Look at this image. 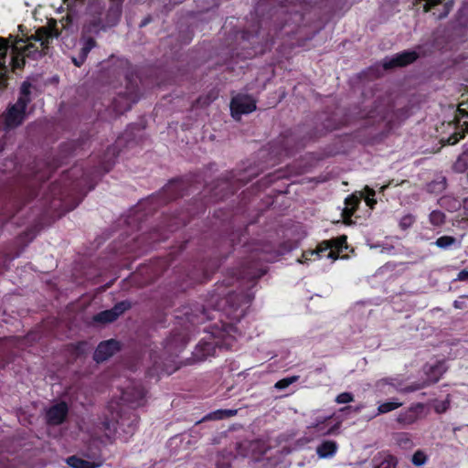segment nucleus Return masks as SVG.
Here are the masks:
<instances>
[{
	"mask_svg": "<svg viewBox=\"0 0 468 468\" xmlns=\"http://www.w3.org/2000/svg\"><path fill=\"white\" fill-rule=\"evenodd\" d=\"M274 256L264 250H255L251 251L240 266L237 275L238 277L228 278L215 284V289L209 293L207 300V308L211 307L212 311L221 317V313L231 321L239 322L246 314V310L253 301V295L249 291L236 292L229 290L234 286L239 280H248L256 282L267 272L264 262L272 261ZM212 336L210 341H200L197 346L194 356L197 360L203 361L208 356L216 355L217 348L228 347L234 340L233 334L237 332V327L232 323L223 322L219 318L218 323L210 324L208 328L203 329Z\"/></svg>",
	"mask_w": 468,
	"mask_h": 468,
	"instance_id": "1",
	"label": "nucleus"
},
{
	"mask_svg": "<svg viewBox=\"0 0 468 468\" xmlns=\"http://www.w3.org/2000/svg\"><path fill=\"white\" fill-rule=\"evenodd\" d=\"M128 135L127 130L115 144L109 145L91 170L74 165L63 172L43 195L44 209L67 213L77 207L87 193L94 189L97 180L113 167L121 152L120 144Z\"/></svg>",
	"mask_w": 468,
	"mask_h": 468,
	"instance_id": "2",
	"label": "nucleus"
},
{
	"mask_svg": "<svg viewBox=\"0 0 468 468\" xmlns=\"http://www.w3.org/2000/svg\"><path fill=\"white\" fill-rule=\"evenodd\" d=\"M257 174H251L250 169L236 173L230 171L223 177L217 180L212 187L209 198H195L186 208L172 215H165L161 224L150 233V245L165 241L168 239V233H172L186 226L191 218L204 214L208 202L223 200L233 196L241 186L252 180Z\"/></svg>",
	"mask_w": 468,
	"mask_h": 468,
	"instance_id": "3",
	"label": "nucleus"
},
{
	"mask_svg": "<svg viewBox=\"0 0 468 468\" xmlns=\"http://www.w3.org/2000/svg\"><path fill=\"white\" fill-rule=\"evenodd\" d=\"M342 125V121H336L334 116H328L324 121L323 130L321 131L308 133L303 135V127L288 129L271 143L272 153L277 156H290L295 151L303 148L308 142L321 137L328 132L338 130Z\"/></svg>",
	"mask_w": 468,
	"mask_h": 468,
	"instance_id": "4",
	"label": "nucleus"
},
{
	"mask_svg": "<svg viewBox=\"0 0 468 468\" xmlns=\"http://www.w3.org/2000/svg\"><path fill=\"white\" fill-rule=\"evenodd\" d=\"M110 72L118 75V78L123 77L125 80V91L120 92L113 99L112 104L114 111L118 113H123L132 109L141 97L140 78L136 69L126 58H117Z\"/></svg>",
	"mask_w": 468,
	"mask_h": 468,
	"instance_id": "5",
	"label": "nucleus"
},
{
	"mask_svg": "<svg viewBox=\"0 0 468 468\" xmlns=\"http://www.w3.org/2000/svg\"><path fill=\"white\" fill-rule=\"evenodd\" d=\"M184 315L186 322L189 324V325H186L183 330H173L171 335L165 341L164 353L169 357L177 356L186 347L189 341L190 334L195 331V328L192 330L190 326L195 327L216 317L214 314L211 315L210 310L203 304L196 306L195 309H191L190 312L186 311Z\"/></svg>",
	"mask_w": 468,
	"mask_h": 468,
	"instance_id": "6",
	"label": "nucleus"
},
{
	"mask_svg": "<svg viewBox=\"0 0 468 468\" xmlns=\"http://www.w3.org/2000/svg\"><path fill=\"white\" fill-rule=\"evenodd\" d=\"M83 144L82 140H71L62 143L59 145L56 155L48 154L43 159L36 160L34 178L37 181L46 182L51 175L67 160L74 155L77 150Z\"/></svg>",
	"mask_w": 468,
	"mask_h": 468,
	"instance_id": "7",
	"label": "nucleus"
},
{
	"mask_svg": "<svg viewBox=\"0 0 468 468\" xmlns=\"http://www.w3.org/2000/svg\"><path fill=\"white\" fill-rule=\"evenodd\" d=\"M190 180L188 178H175L168 182L159 192L151 195L146 200L140 203V207L145 210V214L154 213L158 207L166 205L190 193Z\"/></svg>",
	"mask_w": 468,
	"mask_h": 468,
	"instance_id": "8",
	"label": "nucleus"
},
{
	"mask_svg": "<svg viewBox=\"0 0 468 468\" xmlns=\"http://www.w3.org/2000/svg\"><path fill=\"white\" fill-rule=\"evenodd\" d=\"M32 84L29 81H24L19 90V95L16 103L9 105L6 109L4 121L8 129H15L20 126L27 117V108L31 102Z\"/></svg>",
	"mask_w": 468,
	"mask_h": 468,
	"instance_id": "9",
	"label": "nucleus"
},
{
	"mask_svg": "<svg viewBox=\"0 0 468 468\" xmlns=\"http://www.w3.org/2000/svg\"><path fill=\"white\" fill-rule=\"evenodd\" d=\"M50 50L37 47L34 43L26 44L23 38L15 37L12 41V57L10 64L12 71L22 70L26 64V58L37 60L48 55Z\"/></svg>",
	"mask_w": 468,
	"mask_h": 468,
	"instance_id": "10",
	"label": "nucleus"
},
{
	"mask_svg": "<svg viewBox=\"0 0 468 468\" xmlns=\"http://www.w3.org/2000/svg\"><path fill=\"white\" fill-rule=\"evenodd\" d=\"M139 423V417L132 412L128 419H125L123 416H120L117 420H110L109 419H105L102 421V429L106 433L107 437L114 436L118 429H122V431L127 434H133Z\"/></svg>",
	"mask_w": 468,
	"mask_h": 468,
	"instance_id": "11",
	"label": "nucleus"
},
{
	"mask_svg": "<svg viewBox=\"0 0 468 468\" xmlns=\"http://www.w3.org/2000/svg\"><path fill=\"white\" fill-rule=\"evenodd\" d=\"M230 112L235 120H239L241 115L249 114L256 110V101L247 94H237L231 98Z\"/></svg>",
	"mask_w": 468,
	"mask_h": 468,
	"instance_id": "12",
	"label": "nucleus"
},
{
	"mask_svg": "<svg viewBox=\"0 0 468 468\" xmlns=\"http://www.w3.org/2000/svg\"><path fill=\"white\" fill-rule=\"evenodd\" d=\"M466 118H468V101H463L459 104L456 110V131L447 138V144H456L461 139L464 138L466 133H468V122L463 121V123L461 124L462 120Z\"/></svg>",
	"mask_w": 468,
	"mask_h": 468,
	"instance_id": "13",
	"label": "nucleus"
},
{
	"mask_svg": "<svg viewBox=\"0 0 468 468\" xmlns=\"http://www.w3.org/2000/svg\"><path fill=\"white\" fill-rule=\"evenodd\" d=\"M9 38L0 37V89L6 87V80L9 67L12 69L10 59L12 57V42Z\"/></svg>",
	"mask_w": 468,
	"mask_h": 468,
	"instance_id": "14",
	"label": "nucleus"
},
{
	"mask_svg": "<svg viewBox=\"0 0 468 468\" xmlns=\"http://www.w3.org/2000/svg\"><path fill=\"white\" fill-rule=\"evenodd\" d=\"M60 35L59 30L57 27V22L55 19H51L48 22V27H41L37 29L36 33L31 36V39L39 42L40 47L44 49H51L50 43L54 38L58 37Z\"/></svg>",
	"mask_w": 468,
	"mask_h": 468,
	"instance_id": "15",
	"label": "nucleus"
},
{
	"mask_svg": "<svg viewBox=\"0 0 468 468\" xmlns=\"http://www.w3.org/2000/svg\"><path fill=\"white\" fill-rule=\"evenodd\" d=\"M418 58L419 53L415 50H404L392 57H386L383 59L382 66L386 70L403 68L414 63Z\"/></svg>",
	"mask_w": 468,
	"mask_h": 468,
	"instance_id": "16",
	"label": "nucleus"
},
{
	"mask_svg": "<svg viewBox=\"0 0 468 468\" xmlns=\"http://www.w3.org/2000/svg\"><path fill=\"white\" fill-rule=\"evenodd\" d=\"M345 249H347V237L346 235L323 240L319 243V250L324 251V253L328 251L326 257L334 261L339 258L340 252Z\"/></svg>",
	"mask_w": 468,
	"mask_h": 468,
	"instance_id": "17",
	"label": "nucleus"
},
{
	"mask_svg": "<svg viewBox=\"0 0 468 468\" xmlns=\"http://www.w3.org/2000/svg\"><path fill=\"white\" fill-rule=\"evenodd\" d=\"M424 406L422 403H415L410 407L401 410L396 418L397 423L400 428L409 427L416 423L423 414Z\"/></svg>",
	"mask_w": 468,
	"mask_h": 468,
	"instance_id": "18",
	"label": "nucleus"
},
{
	"mask_svg": "<svg viewBox=\"0 0 468 468\" xmlns=\"http://www.w3.org/2000/svg\"><path fill=\"white\" fill-rule=\"evenodd\" d=\"M218 261H213L208 263H198L197 266H194L193 270L189 271L187 277L191 283H202L206 282L210 279L211 274L218 268Z\"/></svg>",
	"mask_w": 468,
	"mask_h": 468,
	"instance_id": "19",
	"label": "nucleus"
},
{
	"mask_svg": "<svg viewBox=\"0 0 468 468\" xmlns=\"http://www.w3.org/2000/svg\"><path fill=\"white\" fill-rule=\"evenodd\" d=\"M67 402L60 401L49 407L45 414L46 421L49 426H58L65 422L69 415Z\"/></svg>",
	"mask_w": 468,
	"mask_h": 468,
	"instance_id": "20",
	"label": "nucleus"
},
{
	"mask_svg": "<svg viewBox=\"0 0 468 468\" xmlns=\"http://www.w3.org/2000/svg\"><path fill=\"white\" fill-rule=\"evenodd\" d=\"M121 347V343L116 339L102 341L96 347L93 354V359L97 363L104 362L114 354L119 352Z\"/></svg>",
	"mask_w": 468,
	"mask_h": 468,
	"instance_id": "21",
	"label": "nucleus"
},
{
	"mask_svg": "<svg viewBox=\"0 0 468 468\" xmlns=\"http://www.w3.org/2000/svg\"><path fill=\"white\" fill-rule=\"evenodd\" d=\"M145 389L141 386L128 387L122 394V399L129 407L136 409L145 404Z\"/></svg>",
	"mask_w": 468,
	"mask_h": 468,
	"instance_id": "22",
	"label": "nucleus"
},
{
	"mask_svg": "<svg viewBox=\"0 0 468 468\" xmlns=\"http://www.w3.org/2000/svg\"><path fill=\"white\" fill-rule=\"evenodd\" d=\"M106 29L102 13L100 12L97 15H91L90 18L86 20L82 27L80 37H94L95 35H98L101 31H104Z\"/></svg>",
	"mask_w": 468,
	"mask_h": 468,
	"instance_id": "23",
	"label": "nucleus"
},
{
	"mask_svg": "<svg viewBox=\"0 0 468 468\" xmlns=\"http://www.w3.org/2000/svg\"><path fill=\"white\" fill-rule=\"evenodd\" d=\"M80 43L81 47L78 54L71 57L72 63L78 68L81 67L85 63L89 53L97 45V42L94 37H80Z\"/></svg>",
	"mask_w": 468,
	"mask_h": 468,
	"instance_id": "24",
	"label": "nucleus"
},
{
	"mask_svg": "<svg viewBox=\"0 0 468 468\" xmlns=\"http://www.w3.org/2000/svg\"><path fill=\"white\" fill-rule=\"evenodd\" d=\"M387 385L390 386L395 390L402 392V393H410L413 391H417V390L423 388L426 386L425 382H423V383H414L411 385L402 387L400 381L397 380L396 378H382L377 382V387L378 388H384V387Z\"/></svg>",
	"mask_w": 468,
	"mask_h": 468,
	"instance_id": "25",
	"label": "nucleus"
},
{
	"mask_svg": "<svg viewBox=\"0 0 468 468\" xmlns=\"http://www.w3.org/2000/svg\"><path fill=\"white\" fill-rule=\"evenodd\" d=\"M39 195V187L35 186H30L25 189V192L21 195V197H17L14 200L13 204V211L11 217L15 216L18 213L24 206L29 203L31 200L36 198Z\"/></svg>",
	"mask_w": 468,
	"mask_h": 468,
	"instance_id": "26",
	"label": "nucleus"
},
{
	"mask_svg": "<svg viewBox=\"0 0 468 468\" xmlns=\"http://www.w3.org/2000/svg\"><path fill=\"white\" fill-rule=\"evenodd\" d=\"M373 468H396L397 458L388 452H379L372 458Z\"/></svg>",
	"mask_w": 468,
	"mask_h": 468,
	"instance_id": "27",
	"label": "nucleus"
},
{
	"mask_svg": "<svg viewBox=\"0 0 468 468\" xmlns=\"http://www.w3.org/2000/svg\"><path fill=\"white\" fill-rule=\"evenodd\" d=\"M66 463L71 468H99L101 466V461H87L77 455L69 456Z\"/></svg>",
	"mask_w": 468,
	"mask_h": 468,
	"instance_id": "28",
	"label": "nucleus"
},
{
	"mask_svg": "<svg viewBox=\"0 0 468 468\" xmlns=\"http://www.w3.org/2000/svg\"><path fill=\"white\" fill-rule=\"evenodd\" d=\"M392 113L394 114V112L391 111L390 107H386L382 110H374L372 112H370L367 119H368V122L371 120V119H378V122H386V126L390 129L392 127V118L389 117V114Z\"/></svg>",
	"mask_w": 468,
	"mask_h": 468,
	"instance_id": "29",
	"label": "nucleus"
},
{
	"mask_svg": "<svg viewBox=\"0 0 468 468\" xmlns=\"http://www.w3.org/2000/svg\"><path fill=\"white\" fill-rule=\"evenodd\" d=\"M337 448L335 441H324L317 446L316 452L321 458H328L335 454Z\"/></svg>",
	"mask_w": 468,
	"mask_h": 468,
	"instance_id": "30",
	"label": "nucleus"
},
{
	"mask_svg": "<svg viewBox=\"0 0 468 468\" xmlns=\"http://www.w3.org/2000/svg\"><path fill=\"white\" fill-rule=\"evenodd\" d=\"M324 251L319 250V244L315 250H308L303 252L301 259L298 260L300 263L307 264L309 261L318 260L323 257Z\"/></svg>",
	"mask_w": 468,
	"mask_h": 468,
	"instance_id": "31",
	"label": "nucleus"
},
{
	"mask_svg": "<svg viewBox=\"0 0 468 468\" xmlns=\"http://www.w3.org/2000/svg\"><path fill=\"white\" fill-rule=\"evenodd\" d=\"M116 320V316H114L112 309L101 311L93 316V321L95 323L102 324H110Z\"/></svg>",
	"mask_w": 468,
	"mask_h": 468,
	"instance_id": "32",
	"label": "nucleus"
},
{
	"mask_svg": "<svg viewBox=\"0 0 468 468\" xmlns=\"http://www.w3.org/2000/svg\"><path fill=\"white\" fill-rule=\"evenodd\" d=\"M444 373L443 365L441 363H437L436 365L431 367L429 371L427 372V377L429 382L434 384L440 380L441 376Z\"/></svg>",
	"mask_w": 468,
	"mask_h": 468,
	"instance_id": "33",
	"label": "nucleus"
},
{
	"mask_svg": "<svg viewBox=\"0 0 468 468\" xmlns=\"http://www.w3.org/2000/svg\"><path fill=\"white\" fill-rule=\"evenodd\" d=\"M432 244L442 250L451 249L457 244V239L452 236H441L438 238Z\"/></svg>",
	"mask_w": 468,
	"mask_h": 468,
	"instance_id": "34",
	"label": "nucleus"
},
{
	"mask_svg": "<svg viewBox=\"0 0 468 468\" xmlns=\"http://www.w3.org/2000/svg\"><path fill=\"white\" fill-rule=\"evenodd\" d=\"M236 414V410H218L213 412L208 413L206 417L203 418V420H223L226 418L232 417Z\"/></svg>",
	"mask_w": 468,
	"mask_h": 468,
	"instance_id": "35",
	"label": "nucleus"
},
{
	"mask_svg": "<svg viewBox=\"0 0 468 468\" xmlns=\"http://www.w3.org/2000/svg\"><path fill=\"white\" fill-rule=\"evenodd\" d=\"M402 406V402L398 401H386L378 405V411L375 414V417L380 414L388 413L392 410H395Z\"/></svg>",
	"mask_w": 468,
	"mask_h": 468,
	"instance_id": "36",
	"label": "nucleus"
},
{
	"mask_svg": "<svg viewBox=\"0 0 468 468\" xmlns=\"http://www.w3.org/2000/svg\"><path fill=\"white\" fill-rule=\"evenodd\" d=\"M132 303L128 300H123L121 302H118L113 305L112 309L114 316H116V319H118L122 314H124L126 311L130 310L132 308Z\"/></svg>",
	"mask_w": 468,
	"mask_h": 468,
	"instance_id": "37",
	"label": "nucleus"
},
{
	"mask_svg": "<svg viewBox=\"0 0 468 468\" xmlns=\"http://www.w3.org/2000/svg\"><path fill=\"white\" fill-rule=\"evenodd\" d=\"M429 221L434 227H441L445 223V214L441 210H432L429 215Z\"/></svg>",
	"mask_w": 468,
	"mask_h": 468,
	"instance_id": "38",
	"label": "nucleus"
},
{
	"mask_svg": "<svg viewBox=\"0 0 468 468\" xmlns=\"http://www.w3.org/2000/svg\"><path fill=\"white\" fill-rule=\"evenodd\" d=\"M446 188V180L432 181L427 185V191L430 193H441Z\"/></svg>",
	"mask_w": 468,
	"mask_h": 468,
	"instance_id": "39",
	"label": "nucleus"
},
{
	"mask_svg": "<svg viewBox=\"0 0 468 468\" xmlns=\"http://www.w3.org/2000/svg\"><path fill=\"white\" fill-rule=\"evenodd\" d=\"M468 155L462 154L458 157L456 162L453 164V169L458 173H463L468 168Z\"/></svg>",
	"mask_w": 468,
	"mask_h": 468,
	"instance_id": "40",
	"label": "nucleus"
},
{
	"mask_svg": "<svg viewBox=\"0 0 468 468\" xmlns=\"http://www.w3.org/2000/svg\"><path fill=\"white\" fill-rule=\"evenodd\" d=\"M360 199H361V197H357L355 194L349 195L345 199V205L346 207L353 209V211H356L360 205Z\"/></svg>",
	"mask_w": 468,
	"mask_h": 468,
	"instance_id": "41",
	"label": "nucleus"
},
{
	"mask_svg": "<svg viewBox=\"0 0 468 468\" xmlns=\"http://www.w3.org/2000/svg\"><path fill=\"white\" fill-rule=\"evenodd\" d=\"M365 191L367 193V197H365L366 204L370 207V209H374L375 206L378 203L377 199L374 197L376 192L373 188H370L369 186H366Z\"/></svg>",
	"mask_w": 468,
	"mask_h": 468,
	"instance_id": "42",
	"label": "nucleus"
},
{
	"mask_svg": "<svg viewBox=\"0 0 468 468\" xmlns=\"http://www.w3.org/2000/svg\"><path fill=\"white\" fill-rule=\"evenodd\" d=\"M298 378H299L298 376H292L290 378H282L275 383L274 387L277 389H284V388H288L290 385H292V383L296 382L298 380Z\"/></svg>",
	"mask_w": 468,
	"mask_h": 468,
	"instance_id": "43",
	"label": "nucleus"
},
{
	"mask_svg": "<svg viewBox=\"0 0 468 468\" xmlns=\"http://www.w3.org/2000/svg\"><path fill=\"white\" fill-rule=\"evenodd\" d=\"M415 222V217L411 214L404 215L399 223V228L402 230H406L410 229Z\"/></svg>",
	"mask_w": 468,
	"mask_h": 468,
	"instance_id": "44",
	"label": "nucleus"
},
{
	"mask_svg": "<svg viewBox=\"0 0 468 468\" xmlns=\"http://www.w3.org/2000/svg\"><path fill=\"white\" fill-rule=\"evenodd\" d=\"M395 439H396L397 443L400 447L407 448V447H410L412 443V441L410 438V435L406 432H400V433L396 434Z\"/></svg>",
	"mask_w": 468,
	"mask_h": 468,
	"instance_id": "45",
	"label": "nucleus"
},
{
	"mask_svg": "<svg viewBox=\"0 0 468 468\" xmlns=\"http://www.w3.org/2000/svg\"><path fill=\"white\" fill-rule=\"evenodd\" d=\"M411 462L416 466H421L427 462V455L424 452L418 450L412 455Z\"/></svg>",
	"mask_w": 468,
	"mask_h": 468,
	"instance_id": "46",
	"label": "nucleus"
},
{
	"mask_svg": "<svg viewBox=\"0 0 468 468\" xmlns=\"http://www.w3.org/2000/svg\"><path fill=\"white\" fill-rule=\"evenodd\" d=\"M354 395L350 392H342L335 398V402L338 404H347L354 401Z\"/></svg>",
	"mask_w": 468,
	"mask_h": 468,
	"instance_id": "47",
	"label": "nucleus"
},
{
	"mask_svg": "<svg viewBox=\"0 0 468 468\" xmlns=\"http://www.w3.org/2000/svg\"><path fill=\"white\" fill-rule=\"evenodd\" d=\"M355 213L356 211H353V209L345 207L341 214L343 222L346 225H350L352 223V217Z\"/></svg>",
	"mask_w": 468,
	"mask_h": 468,
	"instance_id": "48",
	"label": "nucleus"
},
{
	"mask_svg": "<svg viewBox=\"0 0 468 468\" xmlns=\"http://www.w3.org/2000/svg\"><path fill=\"white\" fill-rule=\"evenodd\" d=\"M262 22L263 21H261V27H260V28L257 31H255L254 34H252V33H250V31H247V30L243 31L242 34H241L242 39L243 40H247V41H250V39H252L254 37H256V38L260 37V35L261 34V27H262L261 24H262Z\"/></svg>",
	"mask_w": 468,
	"mask_h": 468,
	"instance_id": "49",
	"label": "nucleus"
},
{
	"mask_svg": "<svg viewBox=\"0 0 468 468\" xmlns=\"http://www.w3.org/2000/svg\"><path fill=\"white\" fill-rule=\"evenodd\" d=\"M285 27V24L280 25L278 27H275L274 32L271 33V30L267 33L265 42L268 43L269 41L273 40V37L278 34V32L282 31Z\"/></svg>",
	"mask_w": 468,
	"mask_h": 468,
	"instance_id": "50",
	"label": "nucleus"
},
{
	"mask_svg": "<svg viewBox=\"0 0 468 468\" xmlns=\"http://www.w3.org/2000/svg\"><path fill=\"white\" fill-rule=\"evenodd\" d=\"M468 299V295H462L458 300L453 302V306L456 309H463L465 307L464 300Z\"/></svg>",
	"mask_w": 468,
	"mask_h": 468,
	"instance_id": "51",
	"label": "nucleus"
},
{
	"mask_svg": "<svg viewBox=\"0 0 468 468\" xmlns=\"http://www.w3.org/2000/svg\"><path fill=\"white\" fill-rule=\"evenodd\" d=\"M455 281L468 282V271L467 270L461 271L457 274V277H456Z\"/></svg>",
	"mask_w": 468,
	"mask_h": 468,
	"instance_id": "52",
	"label": "nucleus"
},
{
	"mask_svg": "<svg viewBox=\"0 0 468 468\" xmlns=\"http://www.w3.org/2000/svg\"><path fill=\"white\" fill-rule=\"evenodd\" d=\"M449 404L450 403H449L448 400L447 401H443L441 406H437L436 407V411L437 412H444V411H446L448 410V408H449Z\"/></svg>",
	"mask_w": 468,
	"mask_h": 468,
	"instance_id": "53",
	"label": "nucleus"
},
{
	"mask_svg": "<svg viewBox=\"0 0 468 468\" xmlns=\"http://www.w3.org/2000/svg\"><path fill=\"white\" fill-rule=\"evenodd\" d=\"M392 184V181L388 182L387 185H384L380 187L379 192L384 193L386 189H388Z\"/></svg>",
	"mask_w": 468,
	"mask_h": 468,
	"instance_id": "54",
	"label": "nucleus"
},
{
	"mask_svg": "<svg viewBox=\"0 0 468 468\" xmlns=\"http://www.w3.org/2000/svg\"><path fill=\"white\" fill-rule=\"evenodd\" d=\"M353 408L351 406H346V407H343L339 410L340 412L342 413H346V412H348L349 410H351Z\"/></svg>",
	"mask_w": 468,
	"mask_h": 468,
	"instance_id": "55",
	"label": "nucleus"
},
{
	"mask_svg": "<svg viewBox=\"0 0 468 468\" xmlns=\"http://www.w3.org/2000/svg\"><path fill=\"white\" fill-rule=\"evenodd\" d=\"M217 468H230V464L226 463H220L219 462L217 463Z\"/></svg>",
	"mask_w": 468,
	"mask_h": 468,
	"instance_id": "56",
	"label": "nucleus"
},
{
	"mask_svg": "<svg viewBox=\"0 0 468 468\" xmlns=\"http://www.w3.org/2000/svg\"><path fill=\"white\" fill-rule=\"evenodd\" d=\"M149 271V267H146V266H142L139 270H138V272H148Z\"/></svg>",
	"mask_w": 468,
	"mask_h": 468,
	"instance_id": "57",
	"label": "nucleus"
},
{
	"mask_svg": "<svg viewBox=\"0 0 468 468\" xmlns=\"http://www.w3.org/2000/svg\"><path fill=\"white\" fill-rule=\"evenodd\" d=\"M8 363L7 360L1 358L0 359V368L4 367Z\"/></svg>",
	"mask_w": 468,
	"mask_h": 468,
	"instance_id": "58",
	"label": "nucleus"
},
{
	"mask_svg": "<svg viewBox=\"0 0 468 468\" xmlns=\"http://www.w3.org/2000/svg\"><path fill=\"white\" fill-rule=\"evenodd\" d=\"M359 410H360V407H356V408L354 409L355 412H358Z\"/></svg>",
	"mask_w": 468,
	"mask_h": 468,
	"instance_id": "59",
	"label": "nucleus"
},
{
	"mask_svg": "<svg viewBox=\"0 0 468 468\" xmlns=\"http://www.w3.org/2000/svg\"><path fill=\"white\" fill-rule=\"evenodd\" d=\"M4 340L0 339V343L3 342Z\"/></svg>",
	"mask_w": 468,
	"mask_h": 468,
	"instance_id": "60",
	"label": "nucleus"
}]
</instances>
